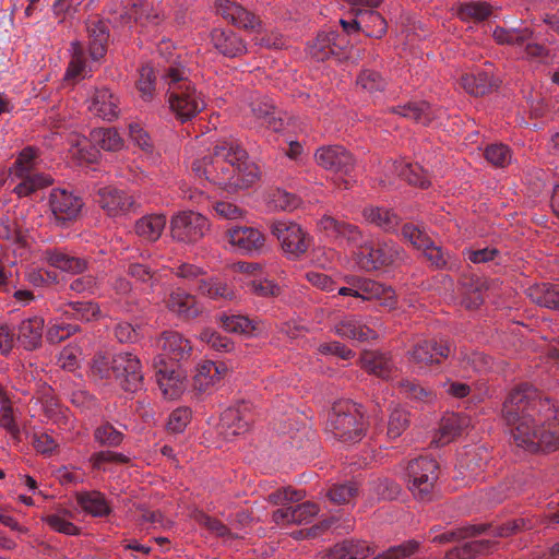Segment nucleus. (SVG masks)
<instances>
[{"instance_id": "nucleus-33", "label": "nucleus", "mask_w": 559, "mask_h": 559, "mask_svg": "<svg viewBox=\"0 0 559 559\" xmlns=\"http://www.w3.org/2000/svg\"><path fill=\"white\" fill-rule=\"evenodd\" d=\"M390 112L400 115L423 126H428L437 117L430 104L424 100L392 107Z\"/></svg>"}, {"instance_id": "nucleus-47", "label": "nucleus", "mask_w": 559, "mask_h": 559, "mask_svg": "<svg viewBox=\"0 0 559 559\" xmlns=\"http://www.w3.org/2000/svg\"><path fill=\"white\" fill-rule=\"evenodd\" d=\"M490 526L486 524H469L432 537V543L448 544L455 540L474 537L486 532Z\"/></svg>"}, {"instance_id": "nucleus-15", "label": "nucleus", "mask_w": 559, "mask_h": 559, "mask_svg": "<svg viewBox=\"0 0 559 559\" xmlns=\"http://www.w3.org/2000/svg\"><path fill=\"white\" fill-rule=\"evenodd\" d=\"M156 381L166 399L174 400L180 396L186 389V381L182 371L174 365H168L163 355L154 359Z\"/></svg>"}, {"instance_id": "nucleus-20", "label": "nucleus", "mask_w": 559, "mask_h": 559, "mask_svg": "<svg viewBox=\"0 0 559 559\" xmlns=\"http://www.w3.org/2000/svg\"><path fill=\"white\" fill-rule=\"evenodd\" d=\"M229 245L241 253L260 252L265 243L262 231L254 227L235 226L227 230Z\"/></svg>"}, {"instance_id": "nucleus-12", "label": "nucleus", "mask_w": 559, "mask_h": 559, "mask_svg": "<svg viewBox=\"0 0 559 559\" xmlns=\"http://www.w3.org/2000/svg\"><path fill=\"white\" fill-rule=\"evenodd\" d=\"M245 114H251L261 126H264L275 132L283 129V119L280 112L267 96L259 93H250L242 107Z\"/></svg>"}, {"instance_id": "nucleus-10", "label": "nucleus", "mask_w": 559, "mask_h": 559, "mask_svg": "<svg viewBox=\"0 0 559 559\" xmlns=\"http://www.w3.org/2000/svg\"><path fill=\"white\" fill-rule=\"evenodd\" d=\"M210 223L205 216L193 211L175 214L170 219V235L176 241L194 243L209 230Z\"/></svg>"}, {"instance_id": "nucleus-36", "label": "nucleus", "mask_w": 559, "mask_h": 559, "mask_svg": "<svg viewBox=\"0 0 559 559\" xmlns=\"http://www.w3.org/2000/svg\"><path fill=\"white\" fill-rule=\"evenodd\" d=\"M531 300L542 307L559 309V284L542 283L527 288Z\"/></svg>"}, {"instance_id": "nucleus-60", "label": "nucleus", "mask_w": 559, "mask_h": 559, "mask_svg": "<svg viewBox=\"0 0 559 559\" xmlns=\"http://www.w3.org/2000/svg\"><path fill=\"white\" fill-rule=\"evenodd\" d=\"M358 493L354 483L334 485L328 492L329 499L336 504L349 503Z\"/></svg>"}, {"instance_id": "nucleus-56", "label": "nucleus", "mask_w": 559, "mask_h": 559, "mask_svg": "<svg viewBox=\"0 0 559 559\" xmlns=\"http://www.w3.org/2000/svg\"><path fill=\"white\" fill-rule=\"evenodd\" d=\"M356 84L368 93H374L382 91L385 87L386 82L379 72L365 69L358 74Z\"/></svg>"}, {"instance_id": "nucleus-59", "label": "nucleus", "mask_w": 559, "mask_h": 559, "mask_svg": "<svg viewBox=\"0 0 559 559\" xmlns=\"http://www.w3.org/2000/svg\"><path fill=\"white\" fill-rule=\"evenodd\" d=\"M68 306L71 309V316L78 320L91 321L100 314L99 306L93 301L69 302Z\"/></svg>"}, {"instance_id": "nucleus-57", "label": "nucleus", "mask_w": 559, "mask_h": 559, "mask_svg": "<svg viewBox=\"0 0 559 559\" xmlns=\"http://www.w3.org/2000/svg\"><path fill=\"white\" fill-rule=\"evenodd\" d=\"M245 285L251 294L262 298L277 297L281 294L280 285L267 278L249 280L245 282Z\"/></svg>"}, {"instance_id": "nucleus-54", "label": "nucleus", "mask_w": 559, "mask_h": 559, "mask_svg": "<svg viewBox=\"0 0 559 559\" xmlns=\"http://www.w3.org/2000/svg\"><path fill=\"white\" fill-rule=\"evenodd\" d=\"M83 359V347L80 343H71L67 345L59 354V366L68 371H74L80 367Z\"/></svg>"}, {"instance_id": "nucleus-26", "label": "nucleus", "mask_w": 559, "mask_h": 559, "mask_svg": "<svg viewBox=\"0 0 559 559\" xmlns=\"http://www.w3.org/2000/svg\"><path fill=\"white\" fill-rule=\"evenodd\" d=\"M319 513L318 504L307 501L295 507H285L273 512L276 524H306Z\"/></svg>"}, {"instance_id": "nucleus-49", "label": "nucleus", "mask_w": 559, "mask_h": 559, "mask_svg": "<svg viewBox=\"0 0 559 559\" xmlns=\"http://www.w3.org/2000/svg\"><path fill=\"white\" fill-rule=\"evenodd\" d=\"M397 175L409 185L426 189L430 186V180L424 169L418 164H394Z\"/></svg>"}, {"instance_id": "nucleus-44", "label": "nucleus", "mask_w": 559, "mask_h": 559, "mask_svg": "<svg viewBox=\"0 0 559 559\" xmlns=\"http://www.w3.org/2000/svg\"><path fill=\"white\" fill-rule=\"evenodd\" d=\"M11 180H21L15 186L13 192L19 198H25L36 192L38 189L45 188L51 185L52 180L49 176L44 174L28 175L27 177H10Z\"/></svg>"}, {"instance_id": "nucleus-7", "label": "nucleus", "mask_w": 559, "mask_h": 559, "mask_svg": "<svg viewBox=\"0 0 559 559\" xmlns=\"http://www.w3.org/2000/svg\"><path fill=\"white\" fill-rule=\"evenodd\" d=\"M345 281L348 286L338 288L340 296H352L362 301L376 300L389 309L396 306L395 293L390 286L361 276H347Z\"/></svg>"}, {"instance_id": "nucleus-14", "label": "nucleus", "mask_w": 559, "mask_h": 559, "mask_svg": "<svg viewBox=\"0 0 559 559\" xmlns=\"http://www.w3.org/2000/svg\"><path fill=\"white\" fill-rule=\"evenodd\" d=\"M316 163L332 173L348 176L355 168V158L342 145H325L314 153Z\"/></svg>"}, {"instance_id": "nucleus-64", "label": "nucleus", "mask_w": 559, "mask_h": 559, "mask_svg": "<svg viewBox=\"0 0 559 559\" xmlns=\"http://www.w3.org/2000/svg\"><path fill=\"white\" fill-rule=\"evenodd\" d=\"M419 548V543L416 540H408L400 546L392 547L385 552L374 557V559H408Z\"/></svg>"}, {"instance_id": "nucleus-29", "label": "nucleus", "mask_w": 559, "mask_h": 559, "mask_svg": "<svg viewBox=\"0 0 559 559\" xmlns=\"http://www.w3.org/2000/svg\"><path fill=\"white\" fill-rule=\"evenodd\" d=\"M169 311L176 313L180 318L192 319L201 313L194 296L181 288L174 289L165 300Z\"/></svg>"}, {"instance_id": "nucleus-41", "label": "nucleus", "mask_w": 559, "mask_h": 559, "mask_svg": "<svg viewBox=\"0 0 559 559\" xmlns=\"http://www.w3.org/2000/svg\"><path fill=\"white\" fill-rule=\"evenodd\" d=\"M533 34L534 32L530 27L506 28L497 26L493 29L492 36L499 45L523 47L526 41L533 38Z\"/></svg>"}, {"instance_id": "nucleus-37", "label": "nucleus", "mask_w": 559, "mask_h": 559, "mask_svg": "<svg viewBox=\"0 0 559 559\" xmlns=\"http://www.w3.org/2000/svg\"><path fill=\"white\" fill-rule=\"evenodd\" d=\"M78 504L93 516H106L110 507L105 496L99 491H80L75 496Z\"/></svg>"}, {"instance_id": "nucleus-52", "label": "nucleus", "mask_w": 559, "mask_h": 559, "mask_svg": "<svg viewBox=\"0 0 559 559\" xmlns=\"http://www.w3.org/2000/svg\"><path fill=\"white\" fill-rule=\"evenodd\" d=\"M267 206L273 211H293L300 204V199L290 192L275 189L267 195Z\"/></svg>"}, {"instance_id": "nucleus-50", "label": "nucleus", "mask_w": 559, "mask_h": 559, "mask_svg": "<svg viewBox=\"0 0 559 559\" xmlns=\"http://www.w3.org/2000/svg\"><path fill=\"white\" fill-rule=\"evenodd\" d=\"M523 58L540 64L557 63V55L542 44L533 43L532 39L523 46Z\"/></svg>"}, {"instance_id": "nucleus-31", "label": "nucleus", "mask_w": 559, "mask_h": 559, "mask_svg": "<svg viewBox=\"0 0 559 559\" xmlns=\"http://www.w3.org/2000/svg\"><path fill=\"white\" fill-rule=\"evenodd\" d=\"M162 348L170 360L180 361L188 358L191 354L192 346L190 341L185 338L180 333L168 331L163 333L160 338Z\"/></svg>"}, {"instance_id": "nucleus-25", "label": "nucleus", "mask_w": 559, "mask_h": 559, "mask_svg": "<svg viewBox=\"0 0 559 559\" xmlns=\"http://www.w3.org/2000/svg\"><path fill=\"white\" fill-rule=\"evenodd\" d=\"M45 321L41 317L34 316L22 320L15 335L19 344L26 350H34L41 345Z\"/></svg>"}, {"instance_id": "nucleus-51", "label": "nucleus", "mask_w": 559, "mask_h": 559, "mask_svg": "<svg viewBox=\"0 0 559 559\" xmlns=\"http://www.w3.org/2000/svg\"><path fill=\"white\" fill-rule=\"evenodd\" d=\"M155 72L150 64H144L139 70L136 90L141 99L145 103L152 102L155 96Z\"/></svg>"}, {"instance_id": "nucleus-34", "label": "nucleus", "mask_w": 559, "mask_h": 559, "mask_svg": "<svg viewBox=\"0 0 559 559\" xmlns=\"http://www.w3.org/2000/svg\"><path fill=\"white\" fill-rule=\"evenodd\" d=\"M337 35L334 32L320 33L308 46L309 55L317 61H324L331 56H337L340 45L336 44Z\"/></svg>"}, {"instance_id": "nucleus-27", "label": "nucleus", "mask_w": 559, "mask_h": 559, "mask_svg": "<svg viewBox=\"0 0 559 559\" xmlns=\"http://www.w3.org/2000/svg\"><path fill=\"white\" fill-rule=\"evenodd\" d=\"M41 261L62 272L78 274L86 270L87 262L82 258L69 254L61 249H47L41 253Z\"/></svg>"}, {"instance_id": "nucleus-42", "label": "nucleus", "mask_w": 559, "mask_h": 559, "mask_svg": "<svg viewBox=\"0 0 559 559\" xmlns=\"http://www.w3.org/2000/svg\"><path fill=\"white\" fill-rule=\"evenodd\" d=\"M90 140L95 145L108 152H117L123 147V140L114 128H98L90 133Z\"/></svg>"}, {"instance_id": "nucleus-55", "label": "nucleus", "mask_w": 559, "mask_h": 559, "mask_svg": "<svg viewBox=\"0 0 559 559\" xmlns=\"http://www.w3.org/2000/svg\"><path fill=\"white\" fill-rule=\"evenodd\" d=\"M67 514L68 512L47 514L41 516V521L55 532L70 536L78 535L79 527L66 518Z\"/></svg>"}, {"instance_id": "nucleus-63", "label": "nucleus", "mask_w": 559, "mask_h": 559, "mask_svg": "<svg viewBox=\"0 0 559 559\" xmlns=\"http://www.w3.org/2000/svg\"><path fill=\"white\" fill-rule=\"evenodd\" d=\"M345 224V221H341L332 215L325 214L318 221L317 226L320 231L325 234L326 237L338 241Z\"/></svg>"}, {"instance_id": "nucleus-48", "label": "nucleus", "mask_w": 559, "mask_h": 559, "mask_svg": "<svg viewBox=\"0 0 559 559\" xmlns=\"http://www.w3.org/2000/svg\"><path fill=\"white\" fill-rule=\"evenodd\" d=\"M409 425L411 417L406 409L400 406L392 408L388 419L386 437L390 440H396L403 435Z\"/></svg>"}, {"instance_id": "nucleus-23", "label": "nucleus", "mask_w": 559, "mask_h": 559, "mask_svg": "<svg viewBox=\"0 0 559 559\" xmlns=\"http://www.w3.org/2000/svg\"><path fill=\"white\" fill-rule=\"evenodd\" d=\"M469 425V419L460 414H449L441 418L431 443L443 447L457 438Z\"/></svg>"}, {"instance_id": "nucleus-35", "label": "nucleus", "mask_w": 559, "mask_h": 559, "mask_svg": "<svg viewBox=\"0 0 559 559\" xmlns=\"http://www.w3.org/2000/svg\"><path fill=\"white\" fill-rule=\"evenodd\" d=\"M90 37V56L94 61L99 60L106 52L108 32L104 22L91 20L86 25Z\"/></svg>"}, {"instance_id": "nucleus-8", "label": "nucleus", "mask_w": 559, "mask_h": 559, "mask_svg": "<svg viewBox=\"0 0 559 559\" xmlns=\"http://www.w3.org/2000/svg\"><path fill=\"white\" fill-rule=\"evenodd\" d=\"M174 273L177 277L197 284V292L211 299L231 300L236 297L235 290L227 283L217 277H204L206 272L192 263H180Z\"/></svg>"}, {"instance_id": "nucleus-39", "label": "nucleus", "mask_w": 559, "mask_h": 559, "mask_svg": "<svg viewBox=\"0 0 559 559\" xmlns=\"http://www.w3.org/2000/svg\"><path fill=\"white\" fill-rule=\"evenodd\" d=\"M362 215L367 222L384 231H393L400 224L399 215L385 207L369 206L364 210Z\"/></svg>"}, {"instance_id": "nucleus-5", "label": "nucleus", "mask_w": 559, "mask_h": 559, "mask_svg": "<svg viewBox=\"0 0 559 559\" xmlns=\"http://www.w3.org/2000/svg\"><path fill=\"white\" fill-rule=\"evenodd\" d=\"M406 477L412 495L417 500L430 501L439 477L438 462L429 456L414 459L407 464Z\"/></svg>"}, {"instance_id": "nucleus-62", "label": "nucleus", "mask_w": 559, "mask_h": 559, "mask_svg": "<svg viewBox=\"0 0 559 559\" xmlns=\"http://www.w3.org/2000/svg\"><path fill=\"white\" fill-rule=\"evenodd\" d=\"M94 437L102 445L108 447H117L123 440V433L110 424H105L98 427L94 432Z\"/></svg>"}, {"instance_id": "nucleus-24", "label": "nucleus", "mask_w": 559, "mask_h": 559, "mask_svg": "<svg viewBox=\"0 0 559 559\" xmlns=\"http://www.w3.org/2000/svg\"><path fill=\"white\" fill-rule=\"evenodd\" d=\"M334 332L343 337L359 342L376 340L377 332L366 324L360 317L348 314L334 325Z\"/></svg>"}, {"instance_id": "nucleus-22", "label": "nucleus", "mask_w": 559, "mask_h": 559, "mask_svg": "<svg viewBox=\"0 0 559 559\" xmlns=\"http://www.w3.org/2000/svg\"><path fill=\"white\" fill-rule=\"evenodd\" d=\"M359 361L364 370L384 380H390L397 373L394 361L384 353L365 350L361 353Z\"/></svg>"}, {"instance_id": "nucleus-28", "label": "nucleus", "mask_w": 559, "mask_h": 559, "mask_svg": "<svg viewBox=\"0 0 559 559\" xmlns=\"http://www.w3.org/2000/svg\"><path fill=\"white\" fill-rule=\"evenodd\" d=\"M214 48L225 57L236 58L247 51V47L240 36L227 29L216 28L211 33Z\"/></svg>"}, {"instance_id": "nucleus-2", "label": "nucleus", "mask_w": 559, "mask_h": 559, "mask_svg": "<svg viewBox=\"0 0 559 559\" xmlns=\"http://www.w3.org/2000/svg\"><path fill=\"white\" fill-rule=\"evenodd\" d=\"M191 168L197 176L227 191L248 188L260 176L259 166L234 141L217 143L210 155L195 159Z\"/></svg>"}, {"instance_id": "nucleus-32", "label": "nucleus", "mask_w": 559, "mask_h": 559, "mask_svg": "<svg viewBox=\"0 0 559 559\" xmlns=\"http://www.w3.org/2000/svg\"><path fill=\"white\" fill-rule=\"evenodd\" d=\"M166 223L164 214H147L135 222L134 231L142 239L155 242L160 238Z\"/></svg>"}, {"instance_id": "nucleus-18", "label": "nucleus", "mask_w": 559, "mask_h": 559, "mask_svg": "<svg viewBox=\"0 0 559 559\" xmlns=\"http://www.w3.org/2000/svg\"><path fill=\"white\" fill-rule=\"evenodd\" d=\"M215 7L217 12L235 26L247 31L260 32L262 27L261 20L238 2L234 0H216Z\"/></svg>"}, {"instance_id": "nucleus-43", "label": "nucleus", "mask_w": 559, "mask_h": 559, "mask_svg": "<svg viewBox=\"0 0 559 559\" xmlns=\"http://www.w3.org/2000/svg\"><path fill=\"white\" fill-rule=\"evenodd\" d=\"M37 150L32 146L23 148L9 169L10 177H27L38 174L36 171Z\"/></svg>"}, {"instance_id": "nucleus-38", "label": "nucleus", "mask_w": 559, "mask_h": 559, "mask_svg": "<svg viewBox=\"0 0 559 559\" xmlns=\"http://www.w3.org/2000/svg\"><path fill=\"white\" fill-rule=\"evenodd\" d=\"M460 85L471 95L481 96L492 86L491 75L483 70L465 73L461 76Z\"/></svg>"}, {"instance_id": "nucleus-13", "label": "nucleus", "mask_w": 559, "mask_h": 559, "mask_svg": "<svg viewBox=\"0 0 559 559\" xmlns=\"http://www.w3.org/2000/svg\"><path fill=\"white\" fill-rule=\"evenodd\" d=\"M97 203L109 217H123L134 212L138 204L133 195L114 187L98 190Z\"/></svg>"}, {"instance_id": "nucleus-3", "label": "nucleus", "mask_w": 559, "mask_h": 559, "mask_svg": "<svg viewBox=\"0 0 559 559\" xmlns=\"http://www.w3.org/2000/svg\"><path fill=\"white\" fill-rule=\"evenodd\" d=\"M168 85L170 110L181 122L194 118L205 108V100L194 84L188 79L182 67H169L163 75Z\"/></svg>"}, {"instance_id": "nucleus-19", "label": "nucleus", "mask_w": 559, "mask_h": 559, "mask_svg": "<svg viewBox=\"0 0 559 559\" xmlns=\"http://www.w3.org/2000/svg\"><path fill=\"white\" fill-rule=\"evenodd\" d=\"M450 354V347L447 342L436 340H423L417 342L413 349L408 352L409 360L419 368L433 364H440L443 358Z\"/></svg>"}, {"instance_id": "nucleus-40", "label": "nucleus", "mask_w": 559, "mask_h": 559, "mask_svg": "<svg viewBox=\"0 0 559 559\" xmlns=\"http://www.w3.org/2000/svg\"><path fill=\"white\" fill-rule=\"evenodd\" d=\"M369 555L366 542L345 540L330 549L328 559H365Z\"/></svg>"}, {"instance_id": "nucleus-11", "label": "nucleus", "mask_w": 559, "mask_h": 559, "mask_svg": "<svg viewBox=\"0 0 559 559\" xmlns=\"http://www.w3.org/2000/svg\"><path fill=\"white\" fill-rule=\"evenodd\" d=\"M112 378L126 391H136L142 385L143 373L140 359L131 353H119L111 358Z\"/></svg>"}, {"instance_id": "nucleus-45", "label": "nucleus", "mask_w": 559, "mask_h": 559, "mask_svg": "<svg viewBox=\"0 0 559 559\" xmlns=\"http://www.w3.org/2000/svg\"><path fill=\"white\" fill-rule=\"evenodd\" d=\"M492 13L487 2H464L456 8V15L463 22H481Z\"/></svg>"}, {"instance_id": "nucleus-17", "label": "nucleus", "mask_w": 559, "mask_h": 559, "mask_svg": "<svg viewBox=\"0 0 559 559\" xmlns=\"http://www.w3.org/2000/svg\"><path fill=\"white\" fill-rule=\"evenodd\" d=\"M251 421L250 405L242 402L236 406L228 407L222 413L217 429L225 439H230L247 432Z\"/></svg>"}, {"instance_id": "nucleus-6", "label": "nucleus", "mask_w": 559, "mask_h": 559, "mask_svg": "<svg viewBox=\"0 0 559 559\" xmlns=\"http://www.w3.org/2000/svg\"><path fill=\"white\" fill-rule=\"evenodd\" d=\"M357 265L367 272L389 266L402 259L403 250L393 241H372L367 238L354 251Z\"/></svg>"}, {"instance_id": "nucleus-61", "label": "nucleus", "mask_w": 559, "mask_h": 559, "mask_svg": "<svg viewBox=\"0 0 559 559\" xmlns=\"http://www.w3.org/2000/svg\"><path fill=\"white\" fill-rule=\"evenodd\" d=\"M486 159L497 167H506L510 164L512 154L509 146L504 144H491L485 151Z\"/></svg>"}, {"instance_id": "nucleus-30", "label": "nucleus", "mask_w": 559, "mask_h": 559, "mask_svg": "<svg viewBox=\"0 0 559 559\" xmlns=\"http://www.w3.org/2000/svg\"><path fill=\"white\" fill-rule=\"evenodd\" d=\"M355 26L360 27L369 37L381 38L386 34L385 19L373 9H355Z\"/></svg>"}, {"instance_id": "nucleus-16", "label": "nucleus", "mask_w": 559, "mask_h": 559, "mask_svg": "<svg viewBox=\"0 0 559 559\" xmlns=\"http://www.w3.org/2000/svg\"><path fill=\"white\" fill-rule=\"evenodd\" d=\"M49 206L55 221L63 225L79 217L83 201L80 197L64 189H53L49 195Z\"/></svg>"}, {"instance_id": "nucleus-4", "label": "nucleus", "mask_w": 559, "mask_h": 559, "mask_svg": "<svg viewBox=\"0 0 559 559\" xmlns=\"http://www.w3.org/2000/svg\"><path fill=\"white\" fill-rule=\"evenodd\" d=\"M329 428L343 442L360 441L367 429L362 406L349 400L335 402L329 416Z\"/></svg>"}, {"instance_id": "nucleus-9", "label": "nucleus", "mask_w": 559, "mask_h": 559, "mask_svg": "<svg viewBox=\"0 0 559 559\" xmlns=\"http://www.w3.org/2000/svg\"><path fill=\"white\" fill-rule=\"evenodd\" d=\"M271 234L280 241L283 251L297 259L305 254L311 245V237L304 228L292 221H274L270 226Z\"/></svg>"}, {"instance_id": "nucleus-46", "label": "nucleus", "mask_w": 559, "mask_h": 559, "mask_svg": "<svg viewBox=\"0 0 559 559\" xmlns=\"http://www.w3.org/2000/svg\"><path fill=\"white\" fill-rule=\"evenodd\" d=\"M222 328L229 333L251 335L257 330V323L246 316L241 314H222L219 316Z\"/></svg>"}, {"instance_id": "nucleus-21", "label": "nucleus", "mask_w": 559, "mask_h": 559, "mask_svg": "<svg viewBox=\"0 0 559 559\" xmlns=\"http://www.w3.org/2000/svg\"><path fill=\"white\" fill-rule=\"evenodd\" d=\"M87 102L92 115L108 121L118 117L119 99L109 88H96Z\"/></svg>"}, {"instance_id": "nucleus-58", "label": "nucleus", "mask_w": 559, "mask_h": 559, "mask_svg": "<svg viewBox=\"0 0 559 559\" xmlns=\"http://www.w3.org/2000/svg\"><path fill=\"white\" fill-rule=\"evenodd\" d=\"M90 462L95 469H106L107 464H126L129 457L112 451H99L91 455Z\"/></svg>"}, {"instance_id": "nucleus-1", "label": "nucleus", "mask_w": 559, "mask_h": 559, "mask_svg": "<svg viewBox=\"0 0 559 559\" xmlns=\"http://www.w3.org/2000/svg\"><path fill=\"white\" fill-rule=\"evenodd\" d=\"M501 413L512 427V438L519 448L532 453L559 449V413L532 385L521 384L511 390Z\"/></svg>"}, {"instance_id": "nucleus-53", "label": "nucleus", "mask_w": 559, "mask_h": 559, "mask_svg": "<svg viewBox=\"0 0 559 559\" xmlns=\"http://www.w3.org/2000/svg\"><path fill=\"white\" fill-rule=\"evenodd\" d=\"M72 58L67 69L66 76L68 79L84 78L87 74L84 48L80 41L71 44Z\"/></svg>"}]
</instances>
